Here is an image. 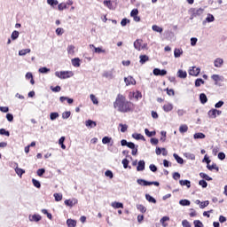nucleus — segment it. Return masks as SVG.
<instances>
[{"instance_id":"obj_1","label":"nucleus","mask_w":227,"mask_h":227,"mask_svg":"<svg viewBox=\"0 0 227 227\" xmlns=\"http://www.w3.org/2000/svg\"><path fill=\"white\" fill-rule=\"evenodd\" d=\"M114 109H117L119 113H134L136 105L131 101H129L124 95L118 94L114 102Z\"/></svg>"},{"instance_id":"obj_2","label":"nucleus","mask_w":227,"mask_h":227,"mask_svg":"<svg viewBox=\"0 0 227 227\" xmlns=\"http://www.w3.org/2000/svg\"><path fill=\"white\" fill-rule=\"evenodd\" d=\"M55 75L57 77H59V79H68L74 76V73H72V71H61L56 72Z\"/></svg>"},{"instance_id":"obj_3","label":"nucleus","mask_w":227,"mask_h":227,"mask_svg":"<svg viewBox=\"0 0 227 227\" xmlns=\"http://www.w3.org/2000/svg\"><path fill=\"white\" fill-rule=\"evenodd\" d=\"M143 43V40L141 39H137L134 42V47L137 51H141V49H145L146 47V44H144V46L142 45Z\"/></svg>"},{"instance_id":"obj_4","label":"nucleus","mask_w":227,"mask_h":227,"mask_svg":"<svg viewBox=\"0 0 227 227\" xmlns=\"http://www.w3.org/2000/svg\"><path fill=\"white\" fill-rule=\"evenodd\" d=\"M124 82H126V86H130V84L134 86L136 85V79L132 76H128L124 78Z\"/></svg>"},{"instance_id":"obj_5","label":"nucleus","mask_w":227,"mask_h":227,"mask_svg":"<svg viewBox=\"0 0 227 227\" xmlns=\"http://www.w3.org/2000/svg\"><path fill=\"white\" fill-rule=\"evenodd\" d=\"M224 65V60L221 58H217L214 60V66L215 68H221Z\"/></svg>"},{"instance_id":"obj_6","label":"nucleus","mask_w":227,"mask_h":227,"mask_svg":"<svg viewBox=\"0 0 227 227\" xmlns=\"http://www.w3.org/2000/svg\"><path fill=\"white\" fill-rule=\"evenodd\" d=\"M189 74L190 75H193V77H198V75H200V67H192Z\"/></svg>"},{"instance_id":"obj_7","label":"nucleus","mask_w":227,"mask_h":227,"mask_svg":"<svg viewBox=\"0 0 227 227\" xmlns=\"http://www.w3.org/2000/svg\"><path fill=\"white\" fill-rule=\"evenodd\" d=\"M64 203L65 205H67V207H74V205H77L79 201L77 200V199H72V200H66Z\"/></svg>"},{"instance_id":"obj_8","label":"nucleus","mask_w":227,"mask_h":227,"mask_svg":"<svg viewBox=\"0 0 227 227\" xmlns=\"http://www.w3.org/2000/svg\"><path fill=\"white\" fill-rule=\"evenodd\" d=\"M153 74L154 75H166V74H168V71H166V69L160 70L159 68H154Z\"/></svg>"},{"instance_id":"obj_9","label":"nucleus","mask_w":227,"mask_h":227,"mask_svg":"<svg viewBox=\"0 0 227 227\" xmlns=\"http://www.w3.org/2000/svg\"><path fill=\"white\" fill-rule=\"evenodd\" d=\"M90 49H94V52L96 53V54H102V53H104V52H106V50H103L102 48H100V47H95V45L94 44H90Z\"/></svg>"},{"instance_id":"obj_10","label":"nucleus","mask_w":227,"mask_h":227,"mask_svg":"<svg viewBox=\"0 0 227 227\" xmlns=\"http://www.w3.org/2000/svg\"><path fill=\"white\" fill-rule=\"evenodd\" d=\"M211 79H212L213 81H215V84L217 85V83L219 82V81H221V82L223 81L224 77H223V76H221V75H219V74H213V75L211 76Z\"/></svg>"},{"instance_id":"obj_11","label":"nucleus","mask_w":227,"mask_h":227,"mask_svg":"<svg viewBox=\"0 0 227 227\" xmlns=\"http://www.w3.org/2000/svg\"><path fill=\"white\" fill-rule=\"evenodd\" d=\"M162 109H163V111H165V113H169V112L173 111V104L166 103L163 106Z\"/></svg>"},{"instance_id":"obj_12","label":"nucleus","mask_w":227,"mask_h":227,"mask_svg":"<svg viewBox=\"0 0 227 227\" xmlns=\"http://www.w3.org/2000/svg\"><path fill=\"white\" fill-rule=\"evenodd\" d=\"M207 168L208 169V171H214L215 169L216 173H219V167L215 163H212V165H207Z\"/></svg>"},{"instance_id":"obj_13","label":"nucleus","mask_w":227,"mask_h":227,"mask_svg":"<svg viewBox=\"0 0 227 227\" xmlns=\"http://www.w3.org/2000/svg\"><path fill=\"white\" fill-rule=\"evenodd\" d=\"M139 59H140L139 63L141 65H145L146 61H150V57H148L147 55H140Z\"/></svg>"},{"instance_id":"obj_14","label":"nucleus","mask_w":227,"mask_h":227,"mask_svg":"<svg viewBox=\"0 0 227 227\" xmlns=\"http://www.w3.org/2000/svg\"><path fill=\"white\" fill-rule=\"evenodd\" d=\"M71 63L73 67H75L76 68H79V67H81V59L79 58L73 59L71 60Z\"/></svg>"},{"instance_id":"obj_15","label":"nucleus","mask_w":227,"mask_h":227,"mask_svg":"<svg viewBox=\"0 0 227 227\" xmlns=\"http://www.w3.org/2000/svg\"><path fill=\"white\" fill-rule=\"evenodd\" d=\"M200 102L201 104H207V102H208V98H207V95L205 93L200 94Z\"/></svg>"},{"instance_id":"obj_16","label":"nucleus","mask_w":227,"mask_h":227,"mask_svg":"<svg viewBox=\"0 0 227 227\" xmlns=\"http://www.w3.org/2000/svg\"><path fill=\"white\" fill-rule=\"evenodd\" d=\"M177 77H179V79H185L187 77V72L179 69L177 71Z\"/></svg>"},{"instance_id":"obj_17","label":"nucleus","mask_w":227,"mask_h":227,"mask_svg":"<svg viewBox=\"0 0 227 227\" xmlns=\"http://www.w3.org/2000/svg\"><path fill=\"white\" fill-rule=\"evenodd\" d=\"M103 4L106 6L109 10H114V7L113 6V2L111 0H105L103 2Z\"/></svg>"},{"instance_id":"obj_18","label":"nucleus","mask_w":227,"mask_h":227,"mask_svg":"<svg viewBox=\"0 0 227 227\" xmlns=\"http://www.w3.org/2000/svg\"><path fill=\"white\" fill-rule=\"evenodd\" d=\"M207 115H208L209 118H211V119H215V118H217V114H216V112H215V108H213V109L209 110V111L207 112Z\"/></svg>"},{"instance_id":"obj_19","label":"nucleus","mask_w":227,"mask_h":227,"mask_svg":"<svg viewBox=\"0 0 227 227\" xmlns=\"http://www.w3.org/2000/svg\"><path fill=\"white\" fill-rule=\"evenodd\" d=\"M200 178H203L202 180H205L207 182H212V177H210V176L201 172L200 173Z\"/></svg>"},{"instance_id":"obj_20","label":"nucleus","mask_w":227,"mask_h":227,"mask_svg":"<svg viewBox=\"0 0 227 227\" xmlns=\"http://www.w3.org/2000/svg\"><path fill=\"white\" fill-rule=\"evenodd\" d=\"M67 54H69L70 56H74V54H75V46L68 45L67 46Z\"/></svg>"},{"instance_id":"obj_21","label":"nucleus","mask_w":227,"mask_h":227,"mask_svg":"<svg viewBox=\"0 0 227 227\" xmlns=\"http://www.w3.org/2000/svg\"><path fill=\"white\" fill-rule=\"evenodd\" d=\"M137 171H145V160H139L137 167Z\"/></svg>"},{"instance_id":"obj_22","label":"nucleus","mask_w":227,"mask_h":227,"mask_svg":"<svg viewBox=\"0 0 227 227\" xmlns=\"http://www.w3.org/2000/svg\"><path fill=\"white\" fill-rule=\"evenodd\" d=\"M67 224L68 227H76L77 226V221L72 220V219H67Z\"/></svg>"},{"instance_id":"obj_23","label":"nucleus","mask_w":227,"mask_h":227,"mask_svg":"<svg viewBox=\"0 0 227 227\" xmlns=\"http://www.w3.org/2000/svg\"><path fill=\"white\" fill-rule=\"evenodd\" d=\"M86 127H90V129H93V127H97V122L91 121V120H88L85 122Z\"/></svg>"},{"instance_id":"obj_24","label":"nucleus","mask_w":227,"mask_h":227,"mask_svg":"<svg viewBox=\"0 0 227 227\" xmlns=\"http://www.w3.org/2000/svg\"><path fill=\"white\" fill-rule=\"evenodd\" d=\"M189 130V127H187L186 124H183L179 127V132H181V134H184L185 132H187Z\"/></svg>"},{"instance_id":"obj_25","label":"nucleus","mask_w":227,"mask_h":227,"mask_svg":"<svg viewBox=\"0 0 227 227\" xmlns=\"http://www.w3.org/2000/svg\"><path fill=\"white\" fill-rule=\"evenodd\" d=\"M214 20H215V18L214 17V15L208 13L203 24H205V22H214Z\"/></svg>"},{"instance_id":"obj_26","label":"nucleus","mask_w":227,"mask_h":227,"mask_svg":"<svg viewBox=\"0 0 227 227\" xmlns=\"http://www.w3.org/2000/svg\"><path fill=\"white\" fill-rule=\"evenodd\" d=\"M59 100H60V102H65V100H67V104H74V99L67 98V97H60Z\"/></svg>"},{"instance_id":"obj_27","label":"nucleus","mask_w":227,"mask_h":227,"mask_svg":"<svg viewBox=\"0 0 227 227\" xmlns=\"http://www.w3.org/2000/svg\"><path fill=\"white\" fill-rule=\"evenodd\" d=\"M29 52H31V49L20 50L19 51V56H26V54H29Z\"/></svg>"},{"instance_id":"obj_28","label":"nucleus","mask_w":227,"mask_h":227,"mask_svg":"<svg viewBox=\"0 0 227 227\" xmlns=\"http://www.w3.org/2000/svg\"><path fill=\"white\" fill-rule=\"evenodd\" d=\"M137 210L141 212L142 214H145L146 212V207L143 204L137 205Z\"/></svg>"},{"instance_id":"obj_29","label":"nucleus","mask_w":227,"mask_h":227,"mask_svg":"<svg viewBox=\"0 0 227 227\" xmlns=\"http://www.w3.org/2000/svg\"><path fill=\"white\" fill-rule=\"evenodd\" d=\"M30 221H35V223H38V221H42V216L40 215H33L30 218Z\"/></svg>"},{"instance_id":"obj_30","label":"nucleus","mask_w":227,"mask_h":227,"mask_svg":"<svg viewBox=\"0 0 227 227\" xmlns=\"http://www.w3.org/2000/svg\"><path fill=\"white\" fill-rule=\"evenodd\" d=\"M145 199L147 201H149V203H157L155 198L152 197L150 194H145Z\"/></svg>"},{"instance_id":"obj_31","label":"nucleus","mask_w":227,"mask_h":227,"mask_svg":"<svg viewBox=\"0 0 227 227\" xmlns=\"http://www.w3.org/2000/svg\"><path fill=\"white\" fill-rule=\"evenodd\" d=\"M112 207H113V208H123V203H121V202H113Z\"/></svg>"},{"instance_id":"obj_32","label":"nucleus","mask_w":227,"mask_h":227,"mask_svg":"<svg viewBox=\"0 0 227 227\" xmlns=\"http://www.w3.org/2000/svg\"><path fill=\"white\" fill-rule=\"evenodd\" d=\"M111 141H113V138L109 137H104L102 138L103 145H109V143H111Z\"/></svg>"},{"instance_id":"obj_33","label":"nucleus","mask_w":227,"mask_h":227,"mask_svg":"<svg viewBox=\"0 0 227 227\" xmlns=\"http://www.w3.org/2000/svg\"><path fill=\"white\" fill-rule=\"evenodd\" d=\"M173 156L178 164H184V160L182 159V157L178 156V154L176 153H174Z\"/></svg>"},{"instance_id":"obj_34","label":"nucleus","mask_w":227,"mask_h":227,"mask_svg":"<svg viewBox=\"0 0 227 227\" xmlns=\"http://www.w3.org/2000/svg\"><path fill=\"white\" fill-rule=\"evenodd\" d=\"M15 171H16V174L19 176H22L24 175V173H26V170L20 168H15Z\"/></svg>"},{"instance_id":"obj_35","label":"nucleus","mask_w":227,"mask_h":227,"mask_svg":"<svg viewBox=\"0 0 227 227\" xmlns=\"http://www.w3.org/2000/svg\"><path fill=\"white\" fill-rule=\"evenodd\" d=\"M132 137H134V139H137V140L142 139L143 141H145V137L139 133L133 134Z\"/></svg>"},{"instance_id":"obj_36","label":"nucleus","mask_w":227,"mask_h":227,"mask_svg":"<svg viewBox=\"0 0 227 227\" xmlns=\"http://www.w3.org/2000/svg\"><path fill=\"white\" fill-rule=\"evenodd\" d=\"M202 162H206L207 166L210 165V162H212V160H210V157H208V154H206L204 156V159L202 160Z\"/></svg>"},{"instance_id":"obj_37","label":"nucleus","mask_w":227,"mask_h":227,"mask_svg":"<svg viewBox=\"0 0 227 227\" xmlns=\"http://www.w3.org/2000/svg\"><path fill=\"white\" fill-rule=\"evenodd\" d=\"M180 185H186V187H191V181L189 180H181L179 181Z\"/></svg>"},{"instance_id":"obj_38","label":"nucleus","mask_w":227,"mask_h":227,"mask_svg":"<svg viewBox=\"0 0 227 227\" xmlns=\"http://www.w3.org/2000/svg\"><path fill=\"white\" fill-rule=\"evenodd\" d=\"M208 205H210L208 200L200 202V208H206V207H208Z\"/></svg>"},{"instance_id":"obj_39","label":"nucleus","mask_w":227,"mask_h":227,"mask_svg":"<svg viewBox=\"0 0 227 227\" xmlns=\"http://www.w3.org/2000/svg\"><path fill=\"white\" fill-rule=\"evenodd\" d=\"M165 91H167V95H168V97H175V90L173 89H165Z\"/></svg>"},{"instance_id":"obj_40","label":"nucleus","mask_w":227,"mask_h":227,"mask_svg":"<svg viewBox=\"0 0 227 227\" xmlns=\"http://www.w3.org/2000/svg\"><path fill=\"white\" fill-rule=\"evenodd\" d=\"M145 132L147 137H153V136H155V131H150L148 129H145Z\"/></svg>"},{"instance_id":"obj_41","label":"nucleus","mask_w":227,"mask_h":227,"mask_svg":"<svg viewBox=\"0 0 227 227\" xmlns=\"http://www.w3.org/2000/svg\"><path fill=\"white\" fill-rule=\"evenodd\" d=\"M179 203L183 207H189V205H191V201H189L187 200H182L179 201Z\"/></svg>"},{"instance_id":"obj_42","label":"nucleus","mask_w":227,"mask_h":227,"mask_svg":"<svg viewBox=\"0 0 227 227\" xmlns=\"http://www.w3.org/2000/svg\"><path fill=\"white\" fill-rule=\"evenodd\" d=\"M200 185L203 189H207V187L208 186V183H207V181H205V179H202V180H200Z\"/></svg>"},{"instance_id":"obj_43","label":"nucleus","mask_w":227,"mask_h":227,"mask_svg":"<svg viewBox=\"0 0 227 227\" xmlns=\"http://www.w3.org/2000/svg\"><path fill=\"white\" fill-rule=\"evenodd\" d=\"M153 31H156V33H162L163 29H162V27H160L157 25H153Z\"/></svg>"},{"instance_id":"obj_44","label":"nucleus","mask_w":227,"mask_h":227,"mask_svg":"<svg viewBox=\"0 0 227 227\" xmlns=\"http://www.w3.org/2000/svg\"><path fill=\"white\" fill-rule=\"evenodd\" d=\"M55 201H61L63 195L61 193H54Z\"/></svg>"},{"instance_id":"obj_45","label":"nucleus","mask_w":227,"mask_h":227,"mask_svg":"<svg viewBox=\"0 0 227 227\" xmlns=\"http://www.w3.org/2000/svg\"><path fill=\"white\" fill-rule=\"evenodd\" d=\"M50 118L53 121V120H56L57 118H59V114H58L57 112L51 113L50 114Z\"/></svg>"},{"instance_id":"obj_46","label":"nucleus","mask_w":227,"mask_h":227,"mask_svg":"<svg viewBox=\"0 0 227 227\" xmlns=\"http://www.w3.org/2000/svg\"><path fill=\"white\" fill-rule=\"evenodd\" d=\"M12 40H17L19 38V31L14 30L11 35Z\"/></svg>"},{"instance_id":"obj_47","label":"nucleus","mask_w":227,"mask_h":227,"mask_svg":"<svg viewBox=\"0 0 227 227\" xmlns=\"http://www.w3.org/2000/svg\"><path fill=\"white\" fill-rule=\"evenodd\" d=\"M32 184L35 185L37 189H40L42 187V184L39 183L36 179H32Z\"/></svg>"},{"instance_id":"obj_48","label":"nucleus","mask_w":227,"mask_h":227,"mask_svg":"<svg viewBox=\"0 0 227 227\" xmlns=\"http://www.w3.org/2000/svg\"><path fill=\"white\" fill-rule=\"evenodd\" d=\"M47 3L50 6H58L59 4L58 0H47Z\"/></svg>"},{"instance_id":"obj_49","label":"nucleus","mask_w":227,"mask_h":227,"mask_svg":"<svg viewBox=\"0 0 227 227\" xmlns=\"http://www.w3.org/2000/svg\"><path fill=\"white\" fill-rule=\"evenodd\" d=\"M0 135L7 136V137H10V131H6V129H0Z\"/></svg>"},{"instance_id":"obj_50","label":"nucleus","mask_w":227,"mask_h":227,"mask_svg":"<svg viewBox=\"0 0 227 227\" xmlns=\"http://www.w3.org/2000/svg\"><path fill=\"white\" fill-rule=\"evenodd\" d=\"M72 114V113H70V111H67V112H64L62 114V118L63 120H68V117Z\"/></svg>"},{"instance_id":"obj_51","label":"nucleus","mask_w":227,"mask_h":227,"mask_svg":"<svg viewBox=\"0 0 227 227\" xmlns=\"http://www.w3.org/2000/svg\"><path fill=\"white\" fill-rule=\"evenodd\" d=\"M174 56L175 58H180V56H182V51L180 49H176L174 51Z\"/></svg>"},{"instance_id":"obj_52","label":"nucleus","mask_w":227,"mask_h":227,"mask_svg":"<svg viewBox=\"0 0 227 227\" xmlns=\"http://www.w3.org/2000/svg\"><path fill=\"white\" fill-rule=\"evenodd\" d=\"M58 8H59V12H63V10H67V8H68V7L67 6V4L62 3L58 5Z\"/></svg>"},{"instance_id":"obj_53","label":"nucleus","mask_w":227,"mask_h":227,"mask_svg":"<svg viewBox=\"0 0 227 227\" xmlns=\"http://www.w3.org/2000/svg\"><path fill=\"white\" fill-rule=\"evenodd\" d=\"M119 127H121V132H127V129H129V126L127 124H119Z\"/></svg>"},{"instance_id":"obj_54","label":"nucleus","mask_w":227,"mask_h":227,"mask_svg":"<svg viewBox=\"0 0 227 227\" xmlns=\"http://www.w3.org/2000/svg\"><path fill=\"white\" fill-rule=\"evenodd\" d=\"M224 106V101L223 100H220L218 101L215 105V109H220V107L223 106Z\"/></svg>"},{"instance_id":"obj_55","label":"nucleus","mask_w":227,"mask_h":227,"mask_svg":"<svg viewBox=\"0 0 227 227\" xmlns=\"http://www.w3.org/2000/svg\"><path fill=\"white\" fill-rule=\"evenodd\" d=\"M90 100H91V102H92L93 104H95V105L98 104V99H97V97H95V95L90 94Z\"/></svg>"},{"instance_id":"obj_56","label":"nucleus","mask_w":227,"mask_h":227,"mask_svg":"<svg viewBox=\"0 0 227 227\" xmlns=\"http://www.w3.org/2000/svg\"><path fill=\"white\" fill-rule=\"evenodd\" d=\"M47 72H51V69H49L47 67H40L39 68V73L40 74H47Z\"/></svg>"},{"instance_id":"obj_57","label":"nucleus","mask_w":227,"mask_h":227,"mask_svg":"<svg viewBox=\"0 0 227 227\" xmlns=\"http://www.w3.org/2000/svg\"><path fill=\"white\" fill-rule=\"evenodd\" d=\"M218 159L220 160H224L226 159V154L224 153H223V152L219 153H218Z\"/></svg>"},{"instance_id":"obj_58","label":"nucleus","mask_w":227,"mask_h":227,"mask_svg":"<svg viewBox=\"0 0 227 227\" xmlns=\"http://www.w3.org/2000/svg\"><path fill=\"white\" fill-rule=\"evenodd\" d=\"M129 22H130L129 20L122 19L121 21V26L125 27V26H127V24H129Z\"/></svg>"},{"instance_id":"obj_59","label":"nucleus","mask_w":227,"mask_h":227,"mask_svg":"<svg viewBox=\"0 0 227 227\" xmlns=\"http://www.w3.org/2000/svg\"><path fill=\"white\" fill-rule=\"evenodd\" d=\"M122 165H123L124 169H127V168H129V160L123 159Z\"/></svg>"},{"instance_id":"obj_60","label":"nucleus","mask_w":227,"mask_h":227,"mask_svg":"<svg viewBox=\"0 0 227 227\" xmlns=\"http://www.w3.org/2000/svg\"><path fill=\"white\" fill-rule=\"evenodd\" d=\"M105 176H108V178H113V176H114L113 171H111V170H106V171L105 172Z\"/></svg>"},{"instance_id":"obj_61","label":"nucleus","mask_w":227,"mask_h":227,"mask_svg":"<svg viewBox=\"0 0 227 227\" xmlns=\"http://www.w3.org/2000/svg\"><path fill=\"white\" fill-rule=\"evenodd\" d=\"M139 13V11L137 9H133L130 12L131 17H136Z\"/></svg>"},{"instance_id":"obj_62","label":"nucleus","mask_w":227,"mask_h":227,"mask_svg":"<svg viewBox=\"0 0 227 227\" xmlns=\"http://www.w3.org/2000/svg\"><path fill=\"white\" fill-rule=\"evenodd\" d=\"M56 33H57L58 36H61V35H63V33H64L63 28L58 27L56 29Z\"/></svg>"},{"instance_id":"obj_63","label":"nucleus","mask_w":227,"mask_h":227,"mask_svg":"<svg viewBox=\"0 0 227 227\" xmlns=\"http://www.w3.org/2000/svg\"><path fill=\"white\" fill-rule=\"evenodd\" d=\"M0 111L2 113H8L10 111V108H8V106H0Z\"/></svg>"},{"instance_id":"obj_64","label":"nucleus","mask_w":227,"mask_h":227,"mask_svg":"<svg viewBox=\"0 0 227 227\" xmlns=\"http://www.w3.org/2000/svg\"><path fill=\"white\" fill-rule=\"evenodd\" d=\"M182 224L184 227H191V223L187 220H183Z\"/></svg>"}]
</instances>
